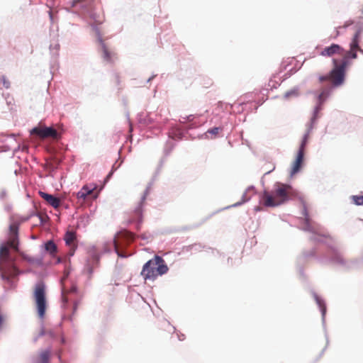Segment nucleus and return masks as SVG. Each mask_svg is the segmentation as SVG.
Here are the masks:
<instances>
[{
    "instance_id": "nucleus-1",
    "label": "nucleus",
    "mask_w": 363,
    "mask_h": 363,
    "mask_svg": "<svg viewBox=\"0 0 363 363\" xmlns=\"http://www.w3.org/2000/svg\"><path fill=\"white\" fill-rule=\"evenodd\" d=\"M359 31H357L350 43V50H345L340 45L333 43L330 46L325 47L320 52V55L326 57H333V67L328 74L319 75L318 82H330L331 86L322 87L318 94L320 104L324 102L328 96L332 86L338 87L345 82L346 69L350 65V59H356L357 52L362 51L359 46Z\"/></svg>"
},
{
    "instance_id": "nucleus-2",
    "label": "nucleus",
    "mask_w": 363,
    "mask_h": 363,
    "mask_svg": "<svg viewBox=\"0 0 363 363\" xmlns=\"http://www.w3.org/2000/svg\"><path fill=\"white\" fill-rule=\"evenodd\" d=\"M18 224L13 223L9 226L8 240L0 246V272L4 280L10 281L19 271L14 265V259L10 255V248L19 252Z\"/></svg>"
},
{
    "instance_id": "nucleus-3",
    "label": "nucleus",
    "mask_w": 363,
    "mask_h": 363,
    "mask_svg": "<svg viewBox=\"0 0 363 363\" xmlns=\"http://www.w3.org/2000/svg\"><path fill=\"white\" fill-rule=\"evenodd\" d=\"M292 195L293 189L290 186L277 183L272 190L263 192L262 201L267 207H275L286 202Z\"/></svg>"
},
{
    "instance_id": "nucleus-4",
    "label": "nucleus",
    "mask_w": 363,
    "mask_h": 363,
    "mask_svg": "<svg viewBox=\"0 0 363 363\" xmlns=\"http://www.w3.org/2000/svg\"><path fill=\"white\" fill-rule=\"evenodd\" d=\"M168 270L164 260L161 257L155 255L143 265L141 275L145 280H155L159 276L166 274Z\"/></svg>"
},
{
    "instance_id": "nucleus-5",
    "label": "nucleus",
    "mask_w": 363,
    "mask_h": 363,
    "mask_svg": "<svg viewBox=\"0 0 363 363\" xmlns=\"http://www.w3.org/2000/svg\"><path fill=\"white\" fill-rule=\"evenodd\" d=\"M33 298L40 318L45 317L47 309V300L45 294V286L43 283H38L35 285L33 292Z\"/></svg>"
},
{
    "instance_id": "nucleus-6",
    "label": "nucleus",
    "mask_w": 363,
    "mask_h": 363,
    "mask_svg": "<svg viewBox=\"0 0 363 363\" xmlns=\"http://www.w3.org/2000/svg\"><path fill=\"white\" fill-rule=\"evenodd\" d=\"M147 196V191H145L140 196L138 202L135 203L133 209L130 212L129 223L136 224V228L140 229L141 223H143V205Z\"/></svg>"
},
{
    "instance_id": "nucleus-7",
    "label": "nucleus",
    "mask_w": 363,
    "mask_h": 363,
    "mask_svg": "<svg viewBox=\"0 0 363 363\" xmlns=\"http://www.w3.org/2000/svg\"><path fill=\"white\" fill-rule=\"evenodd\" d=\"M73 195H75L79 202L83 203L89 199H96L99 196V192L96 191V184H85Z\"/></svg>"
},
{
    "instance_id": "nucleus-8",
    "label": "nucleus",
    "mask_w": 363,
    "mask_h": 363,
    "mask_svg": "<svg viewBox=\"0 0 363 363\" xmlns=\"http://www.w3.org/2000/svg\"><path fill=\"white\" fill-rule=\"evenodd\" d=\"M30 135H35L40 139H45L51 138L55 140H58L60 138L57 131L52 127H46L43 125H39L33 128L30 131Z\"/></svg>"
},
{
    "instance_id": "nucleus-9",
    "label": "nucleus",
    "mask_w": 363,
    "mask_h": 363,
    "mask_svg": "<svg viewBox=\"0 0 363 363\" xmlns=\"http://www.w3.org/2000/svg\"><path fill=\"white\" fill-rule=\"evenodd\" d=\"M308 134H306L303 136L301 144L298 151L297 152L296 159L292 164L291 169L290 171L291 177H293L296 173H298L302 167V164L303 163L305 148H306V144L308 142Z\"/></svg>"
},
{
    "instance_id": "nucleus-10",
    "label": "nucleus",
    "mask_w": 363,
    "mask_h": 363,
    "mask_svg": "<svg viewBox=\"0 0 363 363\" xmlns=\"http://www.w3.org/2000/svg\"><path fill=\"white\" fill-rule=\"evenodd\" d=\"M98 41L101 46V50L103 52L104 60L108 62H113V59L115 57L116 54L108 50V47L104 43V42L99 33L98 34Z\"/></svg>"
},
{
    "instance_id": "nucleus-11",
    "label": "nucleus",
    "mask_w": 363,
    "mask_h": 363,
    "mask_svg": "<svg viewBox=\"0 0 363 363\" xmlns=\"http://www.w3.org/2000/svg\"><path fill=\"white\" fill-rule=\"evenodd\" d=\"M39 194L49 205L52 206L55 209H57L60 207L61 201L59 198L43 191H39Z\"/></svg>"
},
{
    "instance_id": "nucleus-12",
    "label": "nucleus",
    "mask_w": 363,
    "mask_h": 363,
    "mask_svg": "<svg viewBox=\"0 0 363 363\" xmlns=\"http://www.w3.org/2000/svg\"><path fill=\"white\" fill-rule=\"evenodd\" d=\"M66 244L70 247L69 249V255L72 256L74 253L75 250V245H74V240H76V235L75 233L73 232H67L65 235L64 238Z\"/></svg>"
},
{
    "instance_id": "nucleus-13",
    "label": "nucleus",
    "mask_w": 363,
    "mask_h": 363,
    "mask_svg": "<svg viewBox=\"0 0 363 363\" xmlns=\"http://www.w3.org/2000/svg\"><path fill=\"white\" fill-rule=\"evenodd\" d=\"M51 350H46L40 352L37 363H50Z\"/></svg>"
},
{
    "instance_id": "nucleus-14",
    "label": "nucleus",
    "mask_w": 363,
    "mask_h": 363,
    "mask_svg": "<svg viewBox=\"0 0 363 363\" xmlns=\"http://www.w3.org/2000/svg\"><path fill=\"white\" fill-rule=\"evenodd\" d=\"M299 96V89L298 88H293L291 90L287 91L284 95V98L286 99H289L291 98H296Z\"/></svg>"
},
{
    "instance_id": "nucleus-15",
    "label": "nucleus",
    "mask_w": 363,
    "mask_h": 363,
    "mask_svg": "<svg viewBox=\"0 0 363 363\" xmlns=\"http://www.w3.org/2000/svg\"><path fill=\"white\" fill-rule=\"evenodd\" d=\"M45 248L46 251L49 252L51 255H54L57 252V246L52 240L45 243Z\"/></svg>"
},
{
    "instance_id": "nucleus-16",
    "label": "nucleus",
    "mask_w": 363,
    "mask_h": 363,
    "mask_svg": "<svg viewBox=\"0 0 363 363\" xmlns=\"http://www.w3.org/2000/svg\"><path fill=\"white\" fill-rule=\"evenodd\" d=\"M0 83L4 89H9L11 88V83L8 77L4 74L0 75Z\"/></svg>"
},
{
    "instance_id": "nucleus-17",
    "label": "nucleus",
    "mask_w": 363,
    "mask_h": 363,
    "mask_svg": "<svg viewBox=\"0 0 363 363\" xmlns=\"http://www.w3.org/2000/svg\"><path fill=\"white\" fill-rule=\"evenodd\" d=\"M315 301L321 310L323 316H324L326 311V306L325 305L324 301L322 299H320L318 296H315Z\"/></svg>"
},
{
    "instance_id": "nucleus-18",
    "label": "nucleus",
    "mask_w": 363,
    "mask_h": 363,
    "mask_svg": "<svg viewBox=\"0 0 363 363\" xmlns=\"http://www.w3.org/2000/svg\"><path fill=\"white\" fill-rule=\"evenodd\" d=\"M221 130H222L221 128L215 127V128H211V129L208 130L207 132H206V134H212L213 135V138H216V135ZM211 138H213V137Z\"/></svg>"
},
{
    "instance_id": "nucleus-19",
    "label": "nucleus",
    "mask_w": 363,
    "mask_h": 363,
    "mask_svg": "<svg viewBox=\"0 0 363 363\" xmlns=\"http://www.w3.org/2000/svg\"><path fill=\"white\" fill-rule=\"evenodd\" d=\"M352 199L356 205H363V196H353Z\"/></svg>"
},
{
    "instance_id": "nucleus-20",
    "label": "nucleus",
    "mask_w": 363,
    "mask_h": 363,
    "mask_svg": "<svg viewBox=\"0 0 363 363\" xmlns=\"http://www.w3.org/2000/svg\"><path fill=\"white\" fill-rule=\"evenodd\" d=\"M121 235L124 236L128 240H133L134 239V235L133 233L130 232H124L121 234Z\"/></svg>"
},
{
    "instance_id": "nucleus-21",
    "label": "nucleus",
    "mask_w": 363,
    "mask_h": 363,
    "mask_svg": "<svg viewBox=\"0 0 363 363\" xmlns=\"http://www.w3.org/2000/svg\"><path fill=\"white\" fill-rule=\"evenodd\" d=\"M62 300L64 303H67L69 301L65 289H62Z\"/></svg>"
},
{
    "instance_id": "nucleus-22",
    "label": "nucleus",
    "mask_w": 363,
    "mask_h": 363,
    "mask_svg": "<svg viewBox=\"0 0 363 363\" xmlns=\"http://www.w3.org/2000/svg\"><path fill=\"white\" fill-rule=\"evenodd\" d=\"M23 259L28 261L29 262H34V259L23 252H18Z\"/></svg>"
},
{
    "instance_id": "nucleus-23",
    "label": "nucleus",
    "mask_w": 363,
    "mask_h": 363,
    "mask_svg": "<svg viewBox=\"0 0 363 363\" xmlns=\"http://www.w3.org/2000/svg\"><path fill=\"white\" fill-rule=\"evenodd\" d=\"M7 197V192L5 189H1L0 191V199L1 200H5Z\"/></svg>"
},
{
    "instance_id": "nucleus-24",
    "label": "nucleus",
    "mask_w": 363,
    "mask_h": 363,
    "mask_svg": "<svg viewBox=\"0 0 363 363\" xmlns=\"http://www.w3.org/2000/svg\"><path fill=\"white\" fill-rule=\"evenodd\" d=\"M113 245L116 252L118 253L119 256H121V254L118 252V244L117 240L115 238L113 240Z\"/></svg>"
},
{
    "instance_id": "nucleus-25",
    "label": "nucleus",
    "mask_w": 363,
    "mask_h": 363,
    "mask_svg": "<svg viewBox=\"0 0 363 363\" xmlns=\"http://www.w3.org/2000/svg\"><path fill=\"white\" fill-rule=\"evenodd\" d=\"M352 23H353V21H347V22H346V23H345V24L344 27H345V28H346V27H347L348 26L352 25Z\"/></svg>"
},
{
    "instance_id": "nucleus-26",
    "label": "nucleus",
    "mask_w": 363,
    "mask_h": 363,
    "mask_svg": "<svg viewBox=\"0 0 363 363\" xmlns=\"http://www.w3.org/2000/svg\"><path fill=\"white\" fill-rule=\"evenodd\" d=\"M77 303H74V311H77Z\"/></svg>"
},
{
    "instance_id": "nucleus-27",
    "label": "nucleus",
    "mask_w": 363,
    "mask_h": 363,
    "mask_svg": "<svg viewBox=\"0 0 363 363\" xmlns=\"http://www.w3.org/2000/svg\"><path fill=\"white\" fill-rule=\"evenodd\" d=\"M75 291H76V287H75V286H73V287L71 289V290H70V291H69V292H75Z\"/></svg>"
},
{
    "instance_id": "nucleus-28",
    "label": "nucleus",
    "mask_w": 363,
    "mask_h": 363,
    "mask_svg": "<svg viewBox=\"0 0 363 363\" xmlns=\"http://www.w3.org/2000/svg\"><path fill=\"white\" fill-rule=\"evenodd\" d=\"M116 81H117V83H119V78H118V76H116Z\"/></svg>"
}]
</instances>
